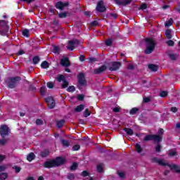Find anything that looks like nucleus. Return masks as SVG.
<instances>
[{"instance_id": "f257e3e1", "label": "nucleus", "mask_w": 180, "mask_h": 180, "mask_svg": "<svg viewBox=\"0 0 180 180\" xmlns=\"http://www.w3.org/2000/svg\"><path fill=\"white\" fill-rule=\"evenodd\" d=\"M153 162H157L159 165L167 166L170 169L180 174V167L176 165H169L165 160L154 158L153 160Z\"/></svg>"}, {"instance_id": "f03ea898", "label": "nucleus", "mask_w": 180, "mask_h": 180, "mask_svg": "<svg viewBox=\"0 0 180 180\" xmlns=\"http://www.w3.org/2000/svg\"><path fill=\"white\" fill-rule=\"evenodd\" d=\"M65 160L63 158H57L55 160H51L45 162V168H53V167H59V165H63Z\"/></svg>"}, {"instance_id": "7ed1b4c3", "label": "nucleus", "mask_w": 180, "mask_h": 180, "mask_svg": "<svg viewBox=\"0 0 180 180\" xmlns=\"http://www.w3.org/2000/svg\"><path fill=\"white\" fill-rule=\"evenodd\" d=\"M146 49L145 51L146 54H151L152 52L154 51V49H155V42L153 39H146Z\"/></svg>"}, {"instance_id": "20e7f679", "label": "nucleus", "mask_w": 180, "mask_h": 180, "mask_svg": "<svg viewBox=\"0 0 180 180\" xmlns=\"http://www.w3.org/2000/svg\"><path fill=\"white\" fill-rule=\"evenodd\" d=\"M9 33V27L8 22L5 20H0V34L1 36H8Z\"/></svg>"}, {"instance_id": "39448f33", "label": "nucleus", "mask_w": 180, "mask_h": 180, "mask_svg": "<svg viewBox=\"0 0 180 180\" xmlns=\"http://www.w3.org/2000/svg\"><path fill=\"white\" fill-rule=\"evenodd\" d=\"M20 80V77H19L8 78L7 80V85L8 88H15V86L19 84Z\"/></svg>"}, {"instance_id": "423d86ee", "label": "nucleus", "mask_w": 180, "mask_h": 180, "mask_svg": "<svg viewBox=\"0 0 180 180\" xmlns=\"http://www.w3.org/2000/svg\"><path fill=\"white\" fill-rule=\"evenodd\" d=\"M79 44V41L77 39H73L72 41H68V45L67 46L68 50H70V51H72L75 47H77V46Z\"/></svg>"}, {"instance_id": "0eeeda50", "label": "nucleus", "mask_w": 180, "mask_h": 180, "mask_svg": "<svg viewBox=\"0 0 180 180\" xmlns=\"http://www.w3.org/2000/svg\"><path fill=\"white\" fill-rule=\"evenodd\" d=\"M120 67H122L120 62H111L109 65V70L110 71H117Z\"/></svg>"}, {"instance_id": "6e6552de", "label": "nucleus", "mask_w": 180, "mask_h": 180, "mask_svg": "<svg viewBox=\"0 0 180 180\" xmlns=\"http://www.w3.org/2000/svg\"><path fill=\"white\" fill-rule=\"evenodd\" d=\"M11 130L9 129V127L6 125H2L0 127V134L1 137H6L8 134H9Z\"/></svg>"}, {"instance_id": "1a4fd4ad", "label": "nucleus", "mask_w": 180, "mask_h": 180, "mask_svg": "<svg viewBox=\"0 0 180 180\" xmlns=\"http://www.w3.org/2000/svg\"><path fill=\"white\" fill-rule=\"evenodd\" d=\"M58 82H63L61 86L62 88H67L68 86V82L65 79V77L64 75H60L57 77Z\"/></svg>"}, {"instance_id": "9d476101", "label": "nucleus", "mask_w": 180, "mask_h": 180, "mask_svg": "<svg viewBox=\"0 0 180 180\" xmlns=\"http://www.w3.org/2000/svg\"><path fill=\"white\" fill-rule=\"evenodd\" d=\"M45 101L50 109H53L56 106V101L53 97H48L45 99Z\"/></svg>"}, {"instance_id": "9b49d317", "label": "nucleus", "mask_w": 180, "mask_h": 180, "mask_svg": "<svg viewBox=\"0 0 180 180\" xmlns=\"http://www.w3.org/2000/svg\"><path fill=\"white\" fill-rule=\"evenodd\" d=\"M96 9L97 12H105V11H106V7H105L103 1H100L98 2Z\"/></svg>"}, {"instance_id": "f8f14e48", "label": "nucleus", "mask_w": 180, "mask_h": 180, "mask_svg": "<svg viewBox=\"0 0 180 180\" xmlns=\"http://www.w3.org/2000/svg\"><path fill=\"white\" fill-rule=\"evenodd\" d=\"M68 6V2H61L58 1L56 4V7L57 9H60V11H63L65 8H67Z\"/></svg>"}, {"instance_id": "ddd939ff", "label": "nucleus", "mask_w": 180, "mask_h": 180, "mask_svg": "<svg viewBox=\"0 0 180 180\" xmlns=\"http://www.w3.org/2000/svg\"><path fill=\"white\" fill-rule=\"evenodd\" d=\"M117 5H122L123 6H127V5H130L131 4V0H115Z\"/></svg>"}, {"instance_id": "4468645a", "label": "nucleus", "mask_w": 180, "mask_h": 180, "mask_svg": "<svg viewBox=\"0 0 180 180\" xmlns=\"http://www.w3.org/2000/svg\"><path fill=\"white\" fill-rule=\"evenodd\" d=\"M60 64L63 67H70V60H68V58L67 57L63 58L60 60Z\"/></svg>"}, {"instance_id": "2eb2a0df", "label": "nucleus", "mask_w": 180, "mask_h": 180, "mask_svg": "<svg viewBox=\"0 0 180 180\" xmlns=\"http://www.w3.org/2000/svg\"><path fill=\"white\" fill-rule=\"evenodd\" d=\"M79 85H85V76L84 73H80L78 75Z\"/></svg>"}, {"instance_id": "dca6fc26", "label": "nucleus", "mask_w": 180, "mask_h": 180, "mask_svg": "<svg viewBox=\"0 0 180 180\" xmlns=\"http://www.w3.org/2000/svg\"><path fill=\"white\" fill-rule=\"evenodd\" d=\"M106 65H103L98 68L94 70L95 74H101V72H103V71H106Z\"/></svg>"}, {"instance_id": "f3484780", "label": "nucleus", "mask_w": 180, "mask_h": 180, "mask_svg": "<svg viewBox=\"0 0 180 180\" xmlns=\"http://www.w3.org/2000/svg\"><path fill=\"white\" fill-rule=\"evenodd\" d=\"M152 140L156 143H160L162 140V137L160 135H152Z\"/></svg>"}, {"instance_id": "a211bd4d", "label": "nucleus", "mask_w": 180, "mask_h": 180, "mask_svg": "<svg viewBox=\"0 0 180 180\" xmlns=\"http://www.w3.org/2000/svg\"><path fill=\"white\" fill-rule=\"evenodd\" d=\"M84 109H85V105L81 104L78 106H77L75 109V112H82V110H84Z\"/></svg>"}, {"instance_id": "6ab92c4d", "label": "nucleus", "mask_w": 180, "mask_h": 180, "mask_svg": "<svg viewBox=\"0 0 180 180\" xmlns=\"http://www.w3.org/2000/svg\"><path fill=\"white\" fill-rule=\"evenodd\" d=\"M34 157H36V155H34V153H31L27 155V160L30 162L31 161H33V160H34Z\"/></svg>"}, {"instance_id": "aec40b11", "label": "nucleus", "mask_w": 180, "mask_h": 180, "mask_svg": "<svg viewBox=\"0 0 180 180\" xmlns=\"http://www.w3.org/2000/svg\"><path fill=\"white\" fill-rule=\"evenodd\" d=\"M148 68L150 70V71L155 72L158 70V66L151 64L148 65Z\"/></svg>"}, {"instance_id": "412c9836", "label": "nucleus", "mask_w": 180, "mask_h": 180, "mask_svg": "<svg viewBox=\"0 0 180 180\" xmlns=\"http://www.w3.org/2000/svg\"><path fill=\"white\" fill-rule=\"evenodd\" d=\"M124 130L127 133V134H128L129 136H133L134 134L133 129L130 128H124Z\"/></svg>"}, {"instance_id": "4be33fe9", "label": "nucleus", "mask_w": 180, "mask_h": 180, "mask_svg": "<svg viewBox=\"0 0 180 180\" xmlns=\"http://www.w3.org/2000/svg\"><path fill=\"white\" fill-rule=\"evenodd\" d=\"M171 30H167L165 32V36L167 39H172V35L171 34Z\"/></svg>"}, {"instance_id": "5701e85b", "label": "nucleus", "mask_w": 180, "mask_h": 180, "mask_svg": "<svg viewBox=\"0 0 180 180\" xmlns=\"http://www.w3.org/2000/svg\"><path fill=\"white\" fill-rule=\"evenodd\" d=\"M172 23H174V20L172 18H170L168 21L165 22L166 27H169V26H172Z\"/></svg>"}, {"instance_id": "b1692460", "label": "nucleus", "mask_w": 180, "mask_h": 180, "mask_svg": "<svg viewBox=\"0 0 180 180\" xmlns=\"http://www.w3.org/2000/svg\"><path fill=\"white\" fill-rule=\"evenodd\" d=\"M135 148H136L137 153H141V151H143V149L141 148V146L139 145V143H136L135 145Z\"/></svg>"}, {"instance_id": "393cba45", "label": "nucleus", "mask_w": 180, "mask_h": 180, "mask_svg": "<svg viewBox=\"0 0 180 180\" xmlns=\"http://www.w3.org/2000/svg\"><path fill=\"white\" fill-rule=\"evenodd\" d=\"M6 178H8V174L0 173V180H5Z\"/></svg>"}, {"instance_id": "a878e982", "label": "nucleus", "mask_w": 180, "mask_h": 180, "mask_svg": "<svg viewBox=\"0 0 180 180\" xmlns=\"http://www.w3.org/2000/svg\"><path fill=\"white\" fill-rule=\"evenodd\" d=\"M50 154V151L49 150H45L41 153V157H47Z\"/></svg>"}, {"instance_id": "bb28decb", "label": "nucleus", "mask_w": 180, "mask_h": 180, "mask_svg": "<svg viewBox=\"0 0 180 180\" xmlns=\"http://www.w3.org/2000/svg\"><path fill=\"white\" fill-rule=\"evenodd\" d=\"M32 61L34 64H39L40 62V58H39V56H35L33 58Z\"/></svg>"}, {"instance_id": "cd10ccee", "label": "nucleus", "mask_w": 180, "mask_h": 180, "mask_svg": "<svg viewBox=\"0 0 180 180\" xmlns=\"http://www.w3.org/2000/svg\"><path fill=\"white\" fill-rule=\"evenodd\" d=\"M61 143L64 147H68L70 146V142L64 139H61Z\"/></svg>"}, {"instance_id": "c85d7f7f", "label": "nucleus", "mask_w": 180, "mask_h": 180, "mask_svg": "<svg viewBox=\"0 0 180 180\" xmlns=\"http://www.w3.org/2000/svg\"><path fill=\"white\" fill-rule=\"evenodd\" d=\"M65 121L64 120H60L57 122V127H58L59 129L63 127V124H64Z\"/></svg>"}, {"instance_id": "c756f323", "label": "nucleus", "mask_w": 180, "mask_h": 180, "mask_svg": "<svg viewBox=\"0 0 180 180\" xmlns=\"http://www.w3.org/2000/svg\"><path fill=\"white\" fill-rule=\"evenodd\" d=\"M138 111H139V108H132V109L129 111V113H130V115H136V113H137Z\"/></svg>"}, {"instance_id": "7c9ffc66", "label": "nucleus", "mask_w": 180, "mask_h": 180, "mask_svg": "<svg viewBox=\"0 0 180 180\" xmlns=\"http://www.w3.org/2000/svg\"><path fill=\"white\" fill-rule=\"evenodd\" d=\"M41 68H49V63L47 61H44L41 64Z\"/></svg>"}, {"instance_id": "2f4dec72", "label": "nucleus", "mask_w": 180, "mask_h": 180, "mask_svg": "<svg viewBox=\"0 0 180 180\" xmlns=\"http://www.w3.org/2000/svg\"><path fill=\"white\" fill-rule=\"evenodd\" d=\"M40 94L43 96L46 94V86H41L40 89Z\"/></svg>"}, {"instance_id": "473e14b6", "label": "nucleus", "mask_w": 180, "mask_h": 180, "mask_svg": "<svg viewBox=\"0 0 180 180\" xmlns=\"http://www.w3.org/2000/svg\"><path fill=\"white\" fill-rule=\"evenodd\" d=\"M84 117H88V116H91V112H89V110L88 108H86L84 112Z\"/></svg>"}, {"instance_id": "72a5a7b5", "label": "nucleus", "mask_w": 180, "mask_h": 180, "mask_svg": "<svg viewBox=\"0 0 180 180\" xmlns=\"http://www.w3.org/2000/svg\"><path fill=\"white\" fill-rule=\"evenodd\" d=\"M143 140L144 141H148L150 140H153V135H146Z\"/></svg>"}, {"instance_id": "f704fd0d", "label": "nucleus", "mask_w": 180, "mask_h": 180, "mask_svg": "<svg viewBox=\"0 0 180 180\" xmlns=\"http://www.w3.org/2000/svg\"><path fill=\"white\" fill-rule=\"evenodd\" d=\"M169 56L170 57L171 60H176L178 58V55L174 53H170Z\"/></svg>"}, {"instance_id": "c9c22d12", "label": "nucleus", "mask_w": 180, "mask_h": 180, "mask_svg": "<svg viewBox=\"0 0 180 180\" xmlns=\"http://www.w3.org/2000/svg\"><path fill=\"white\" fill-rule=\"evenodd\" d=\"M77 167H78V164H77L76 162L73 163L72 165L70 167L71 171H75Z\"/></svg>"}, {"instance_id": "e433bc0d", "label": "nucleus", "mask_w": 180, "mask_h": 180, "mask_svg": "<svg viewBox=\"0 0 180 180\" xmlns=\"http://www.w3.org/2000/svg\"><path fill=\"white\" fill-rule=\"evenodd\" d=\"M98 172H103V166L102 165H98L97 166Z\"/></svg>"}, {"instance_id": "4c0bfd02", "label": "nucleus", "mask_w": 180, "mask_h": 180, "mask_svg": "<svg viewBox=\"0 0 180 180\" xmlns=\"http://www.w3.org/2000/svg\"><path fill=\"white\" fill-rule=\"evenodd\" d=\"M168 154H169V157H175V155H176V151L170 150V151H169Z\"/></svg>"}, {"instance_id": "58836bf2", "label": "nucleus", "mask_w": 180, "mask_h": 180, "mask_svg": "<svg viewBox=\"0 0 180 180\" xmlns=\"http://www.w3.org/2000/svg\"><path fill=\"white\" fill-rule=\"evenodd\" d=\"M68 92H74L75 91V87L74 86H69L67 89Z\"/></svg>"}, {"instance_id": "ea45409f", "label": "nucleus", "mask_w": 180, "mask_h": 180, "mask_svg": "<svg viewBox=\"0 0 180 180\" xmlns=\"http://www.w3.org/2000/svg\"><path fill=\"white\" fill-rule=\"evenodd\" d=\"M22 35L25 37H29V30H24L22 31Z\"/></svg>"}, {"instance_id": "a19ab883", "label": "nucleus", "mask_w": 180, "mask_h": 180, "mask_svg": "<svg viewBox=\"0 0 180 180\" xmlns=\"http://www.w3.org/2000/svg\"><path fill=\"white\" fill-rule=\"evenodd\" d=\"M167 95H168V92L167 91H161L160 94V96H161L162 98H165Z\"/></svg>"}, {"instance_id": "79ce46f5", "label": "nucleus", "mask_w": 180, "mask_h": 180, "mask_svg": "<svg viewBox=\"0 0 180 180\" xmlns=\"http://www.w3.org/2000/svg\"><path fill=\"white\" fill-rule=\"evenodd\" d=\"M79 148H81V146L79 145H75L72 147L73 151H78V150H79Z\"/></svg>"}, {"instance_id": "37998d69", "label": "nucleus", "mask_w": 180, "mask_h": 180, "mask_svg": "<svg viewBox=\"0 0 180 180\" xmlns=\"http://www.w3.org/2000/svg\"><path fill=\"white\" fill-rule=\"evenodd\" d=\"M53 53H60V47L59 46H53Z\"/></svg>"}, {"instance_id": "c03bdc74", "label": "nucleus", "mask_w": 180, "mask_h": 180, "mask_svg": "<svg viewBox=\"0 0 180 180\" xmlns=\"http://www.w3.org/2000/svg\"><path fill=\"white\" fill-rule=\"evenodd\" d=\"M13 169H15V172L17 174H18V172H20V169H22L20 167H18V166H14L13 167Z\"/></svg>"}, {"instance_id": "a18cd8bd", "label": "nucleus", "mask_w": 180, "mask_h": 180, "mask_svg": "<svg viewBox=\"0 0 180 180\" xmlns=\"http://www.w3.org/2000/svg\"><path fill=\"white\" fill-rule=\"evenodd\" d=\"M47 86H48V88L51 89L54 88V83L53 82H48Z\"/></svg>"}, {"instance_id": "49530a36", "label": "nucleus", "mask_w": 180, "mask_h": 180, "mask_svg": "<svg viewBox=\"0 0 180 180\" xmlns=\"http://www.w3.org/2000/svg\"><path fill=\"white\" fill-rule=\"evenodd\" d=\"M75 176L72 174H68V179L70 180H73L75 179Z\"/></svg>"}, {"instance_id": "de8ad7c7", "label": "nucleus", "mask_w": 180, "mask_h": 180, "mask_svg": "<svg viewBox=\"0 0 180 180\" xmlns=\"http://www.w3.org/2000/svg\"><path fill=\"white\" fill-rule=\"evenodd\" d=\"M155 151L157 153H160L161 151V145H158L156 147H155Z\"/></svg>"}, {"instance_id": "09e8293b", "label": "nucleus", "mask_w": 180, "mask_h": 180, "mask_svg": "<svg viewBox=\"0 0 180 180\" xmlns=\"http://www.w3.org/2000/svg\"><path fill=\"white\" fill-rule=\"evenodd\" d=\"M112 39H108L106 41H105V44L106 46H112Z\"/></svg>"}, {"instance_id": "8fccbe9b", "label": "nucleus", "mask_w": 180, "mask_h": 180, "mask_svg": "<svg viewBox=\"0 0 180 180\" xmlns=\"http://www.w3.org/2000/svg\"><path fill=\"white\" fill-rule=\"evenodd\" d=\"M59 18H67V13H60L59 14Z\"/></svg>"}, {"instance_id": "3c124183", "label": "nucleus", "mask_w": 180, "mask_h": 180, "mask_svg": "<svg viewBox=\"0 0 180 180\" xmlns=\"http://www.w3.org/2000/svg\"><path fill=\"white\" fill-rule=\"evenodd\" d=\"M166 43L168 46H174V41H172V40H169Z\"/></svg>"}, {"instance_id": "603ef678", "label": "nucleus", "mask_w": 180, "mask_h": 180, "mask_svg": "<svg viewBox=\"0 0 180 180\" xmlns=\"http://www.w3.org/2000/svg\"><path fill=\"white\" fill-rule=\"evenodd\" d=\"M113 112H115V113H117L118 112H120V107H115L112 109Z\"/></svg>"}, {"instance_id": "864d4df0", "label": "nucleus", "mask_w": 180, "mask_h": 180, "mask_svg": "<svg viewBox=\"0 0 180 180\" xmlns=\"http://www.w3.org/2000/svg\"><path fill=\"white\" fill-rule=\"evenodd\" d=\"M6 169V165L0 166V172H2Z\"/></svg>"}, {"instance_id": "5fc2aeb1", "label": "nucleus", "mask_w": 180, "mask_h": 180, "mask_svg": "<svg viewBox=\"0 0 180 180\" xmlns=\"http://www.w3.org/2000/svg\"><path fill=\"white\" fill-rule=\"evenodd\" d=\"M78 101H84V95L79 94L77 96Z\"/></svg>"}, {"instance_id": "6e6d98bb", "label": "nucleus", "mask_w": 180, "mask_h": 180, "mask_svg": "<svg viewBox=\"0 0 180 180\" xmlns=\"http://www.w3.org/2000/svg\"><path fill=\"white\" fill-rule=\"evenodd\" d=\"M118 175L120 178H124V173L123 172H119Z\"/></svg>"}, {"instance_id": "4d7b16f0", "label": "nucleus", "mask_w": 180, "mask_h": 180, "mask_svg": "<svg viewBox=\"0 0 180 180\" xmlns=\"http://www.w3.org/2000/svg\"><path fill=\"white\" fill-rule=\"evenodd\" d=\"M147 8V5H146L145 4H142L141 5L140 9H142V11H143V9H146Z\"/></svg>"}, {"instance_id": "13d9d810", "label": "nucleus", "mask_w": 180, "mask_h": 180, "mask_svg": "<svg viewBox=\"0 0 180 180\" xmlns=\"http://www.w3.org/2000/svg\"><path fill=\"white\" fill-rule=\"evenodd\" d=\"M23 54H25V51H23V50H20V51H18V52L17 53V55H18V56H22V55H23Z\"/></svg>"}, {"instance_id": "bf43d9fd", "label": "nucleus", "mask_w": 180, "mask_h": 180, "mask_svg": "<svg viewBox=\"0 0 180 180\" xmlns=\"http://www.w3.org/2000/svg\"><path fill=\"white\" fill-rule=\"evenodd\" d=\"M172 112H173V113H176V112H178V108H176V107H172L171 108Z\"/></svg>"}, {"instance_id": "052dcab7", "label": "nucleus", "mask_w": 180, "mask_h": 180, "mask_svg": "<svg viewBox=\"0 0 180 180\" xmlns=\"http://www.w3.org/2000/svg\"><path fill=\"white\" fill-rule=\"evenodd\" d=\"M36 124L40 125V124H43V121H41V120H36Z\"/></svg>"}, {"instance_id": "680f3d73", "label": "nucleus", "mask_w": 180, "mask_h": 180, "mask_svg": "<svg viewBox=\"0 0 180 180\" xmlns=\"http://www.w3.org/2000/svg\"><path fill=\"white\" fill-rule=\"evenodd\" d=\"M98 21H93L91 22V26H98Z\"/></svg>"}, {"instance_id": "e2e57ef3", "label": "nucleus", "mask_w": 180, "mask_h": 180, "mask_svg": "<svg viewBox=\"0 0 180 180\" xmlns=\"http://www.w3.org/2000/svg\"><path fill=\"white\" fill-rule=\"evenodd\" d=\"M82 176H88L89 173L86 171H84V172H82Z\"/></svg>"}, {"instance_id": "0e129e2a", "label": "nucleus", "mask_w": 180, "mask_h": 180, "mask_svg": "<svg viewBox=\"0 0 180 180\" xmlns=\"http://www.w3.org/2000/svg\"><path fill=\"white\" fill-rule=\"evenodd\" d=\"M143 102L147 103L148 102H150V98H143Z\"/></svg>"}, {"instance_id": "69168bd1", "label": "nucleus", "mask_w": 180, "mask_h": 180, "mask_svg": "<svg viewBox=\"0 0 180 180\" xmlns=\"http://www.w3.org/2000/svg\"><path fill=\"white\" fill-rule=\"evenodd\" d=\"M127 68L128 70H133L134 68V66H133V65H129Z\"/></svg>"}, {"instance_id": "338daca9", "label": "nucleus", "mask_w": 180, "mask_h": 180, "mask_svg": "<svg viewBox=\"0 0 180 180\" xmlns=\"http://www.w3.org/2000/svg\"><path fill=\"white\" fill-rule=\"evenodd\" d=\"M5 158H6L5 155H0V161H4V160H5Z\"/></svg>"}, {"instance_id": "774afa93", "label": "nucleus", "mask_w": 180, "mask_h": 180, "mask_svg": "<svg viewBox=\"0 0 180 180\" xmlns=\"http://www.w3.org/2000/svg\"><path fill=\"white\" fill-rule=\"evenodd\" d=\"M163 133H164V129H159L158 134H162Z\"/></svg>"}]
</instances>
